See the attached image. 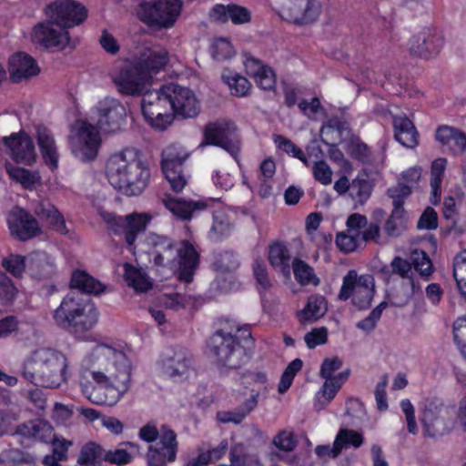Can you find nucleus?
Returning a JSON list of instances; mask_svg holds the SVG:
<instances>
[{
  "mask_svg": "<svg viewBox=\"0 0 466 466\" xmlns=\"http://www.w3.org/2000/svg\"><path fill=\"white\" fill-rule=\"evenodd\" d=\"M336 245L339 249L344 253L353 252L361 246L358 243V239L345 232H340L337 235Z\"/></svg>",
  "mask_w": 466,
  "mask_h": 466,
  "instance_id": "obj_64",
  "label": "nucleus"
},
{
  "mask_svg": "<svg viewBox=\"0 0 466 466\" xmlns=\"http://www.w3.org/2000/svg\"><path fill=\"white\" fill-rule=\"evenodd\" d=\"M388 307L386 301H382L376 308H374L370 313L362 320L356 323V327L366 332L370 333L375 329L378 321L381 318L383 310Z\"/></svg>",
  "mask_w": 466,
  "mask_h": 466,
  "instance_id": "obj_51",
  "label": "nucleus"
},
{
  "mask_svg": "<svg viewBox=\"0 0 466 466\" xmlns=\"http://www.w3.org/2000/svg\"><path fill=\"white\" fill-rule=\"evenodd\" d=\"M18 373L35 385L56 389L68 380V360L58 350L38 349L23 362Z\"/></svg>",
  "mask_w": 466,
  "mask_h": 466,
  "instance_id": "obj_4",
  "label": "nucleus"
},
{
  "mask_svg": "<svg viewBox=\"0 0 466 466\" xmlns=\"http://www.w3.org/2000/svg\"><path fill=\"white\" fill-rule=\"evenodd\" d=\"M444 45L441 32L436 27H424L413 35L408 42L412 56L429 58L438 55Z\"/></svg>",
  "mask_w": 466,
  "mask_h": 466,
  "instance_id": "obj_17",
  "label": "nucleus"
},
{
  "mask_svg": "<svg viewBox=\"0 0 466 466\" xmlns=\"http://www.w3.org/2000/svg\"><path fill=\"white\" fill-rule=\"evenodd\" d=\"M302 367L303 362L300 359H295L288 365L279 384L278 390L280 394L285 393L289 389L296 374L302 369Z\"/></svg>",
  "mask_w": 466,
  "mask_h": 466,
  "instance_id": "obj_52",
  "label": "nucleus"
},
{
  "mask_svg": "<svg viewBox=\"0 0 466 466\" xmlns=\"http://www.w3.org/2000/svg\"><path fill=\"white\" fill-rule=\"evenodd\" d=\"M135 63L148 79L165 68L168 63V53L163 48H147Z\"/></svg>",
  "mask_w": 466,
  "mask_h": 466,
  "instance_id": "obj_24",
  "label": "nucleus"
},
{
  "mask_svg": "<svg viewBox=\"0 0 466 466\" xmlns=\"http://www.w3.org/2000/svg\"><path fill=\"white\" fill-rule=\"evenodd\" d=\"M205 144L214 145L224 148L234 157L239 151V142L231 138L224 126L218 123H209L204 131Z\"/></svg>",
  "mask_w": 466,
  "mask_h": 466,
  "instance_id": "obj_26",
  "label": "nucleus"
},
{
  "mask_svg": "<svg viewBox=\"0 0 466 466\" xmlns=\"http://www.w3.org/2000/svg\"><path fill=\"white\" fill-rule=\"evenodd\" d=\"M187 157L188 154L177 145L168 146L162 152V171L175 192H180L187 184L182 165Z\"/></svg>",
  "mask_w": 466,
  "mask_h": 466,
  "instance_id": "obj_12",
  "label": "nucleus"
},
{
  "mask_svg": "<svg viewBox=\"0 0 466 466\" xmlns=\"http://www.w3.org/2000/svg\"><path fill=\"white\" fill-rule=\"evenodd\" d=\"M290 253L287 246L276 242L269 247L268 259L273 268H279L282 273H289Z\"/></svg>",
  "mask_w": 466,
  "mask_h": 466,
  "instance_id": "obj_38",
  "label": "nucleus"
},
{
  "mask_svg": "<svg viewBox=\"0 0 466 466\" xmlns=\"http://www.w3.org/2000/svg\"><path fill=\"white\" fill-rule=\"evenodd\" d=\"M454 340L466 359V317L458 318L453 324Z\"/></svg>",
  "mask_w": 466,
  "mask_h": 466,
  "instance_id": "obj_59",
  "label": "nucleus"
},
{
  "mask_svg": "<svg viewBox=\"0 0 466 466\" xmlns=\"http://www.w3.org/2000/svg\"><path fill=\"white\" fill-rule=\"evenodd\" d=\"M168 86L171 109L174 115L183 118L197 116L200 111V106L195 94L190 89L178 85Z\"/></svg>",
  "mask_w": 466,
  "mask_h": 466,
  "instance_id": "obj_20",
  "label": "nucleus"
},
{
  "mask_svg": "<svg viewBox=\"0 0 466 466\" xmlns=\"http://www.w3.org/2000/svg\"><path fill=\"white\" fill-rule=\"evenodd\" d=\"M169 86L147 91L142 97V112L146 120L156 129H166L173 120Z\"/></svg>",
  "mask_w": 466,
  "mask_h": 466,
  "instance_id": "obj_7",
  "label": "nucleus"
},
{
  "mask_svg": "<svg viewBox=\"0 0 466 466\" xmlns=\"http://www.w3.org/2000/svg\"><path fill=\"white\" fill-rule=\"evenodd\" d=\"M17 289L12 280L5 273H0V304L11 305L16 296Z\"/></svg>",
  "mask_w": 466,
  "mask_h": 466,
  "instance_id": "obj_53",
  "label": "nucleus"
},
{
  "mask_svg": "<svg viewBox=\"0 0 466 466\" xmlns=\"http://www.w3.org/2000/svg\"><path fill=\"white\" fill-rule=\"evenodd\" d=\"M391 270L393 274L400 276L402 279H410L412 287L414 282L412 279V266L411 261H408L400 257H395L390 263Z\"/></svg>",
  "mask_w": 466,
  "mask_h": 466,
  "instance_id": "obj_58",
  "label": "nucleus"
},
{
  "mask_svg": "<svg viewBox=\"0 0 466 466\" xmlns=\"http://www.w3.org/2000/svg\"><path fill=\"white\" fill-rule=\"evenodd\" d=\"M453 277L461 295L466 300V250L454 258Z\"/></svg>",
  "mask_w": 466,
  "mask_h": 466,
  "instance_id": "obj_48",
  "label": "nucleus"
},
{
  "mask_svg": "<svg viewBox=\"0 0 466 466\" xmlns=\"http://www.w3.org/2000/svg\"><path fill=\"white\" fill-rule=\"evenodd\" d=\"M40 68L37 62L25 53L15 54L9 62V74L12 82L20 83L37 76Z\"/></svg>",
  "mask_w": 466,
  "mask_h": 466,
  "instance_id": "obj_25",
  "label": "nucleus"
},
{
  "mask_svg": "<svg viewBox=\"0 0 466 466\" xmlns=\"http://www.w3.org/2000/svg\"><path fill=\"white\" fill-rule=\"evenodd\" d=\"M5 169L13 180L21 184L26 189L32 190L35 185L40 183V177L35 172L11 164H7Z\"/></svg>",
  "mask_w": 466,
  "mask_h": 466,
  "instance_id": "obj_42",
  "label": "nucleus"
},
{
  "mask_svg": "<svg viewBox=\"0 0 466 466\" xmlns=\"http://www.w3.org/2000/svg\"><path fill=\"white\" fill-rule=\"evenodd\" d=\"M349 375L350 371L346 370L336 375L334 379L325 380L321 392L323 397L327 400V402L334 399L341 385L349 378Z\"/></svg>",
  "mask_w": 466,
  "mask_h": 466,
  "instance_id": "obj_50",
  "label": "nucleus"
},
{
  "mask_svg": "<svg viewBox=\"0 0 466 466\" xmlns=\"http://www.w3.org/2000/svg\"><path fill=\"white\" fill-rule=\"evenodd\" d=\"M394 137L403 147L414 148L419 144V133L406 116H393Z\"/></svg>",
  "mask_w": 466,
  "mask_h": 466,
  "instance_id": "obj_29",
  "label": "nucleus"
},
{
  "mask_svg": "<svg viewBox=\"0 0 466 466\" xmlns=\"http://www.w3.org/2000/svg\"><path fill=\"white\" fill-rule=\"evenodd\" d=\"M28 268L37 278L47 279L55 272L53 258L46 252H35L29 257Z\"/></svg>",
  "mask_w": 466,
  "mask_h": 466,
  "instance_id": "obj_34",
  "label": "nucleus"
},
{
  "mask_svg": "<svg viewBox=\"0 0 466 466\" xmlns=\"http://www.w3.org/2000/svg\"><path fill=\"white\" fill-rule=\"evenodd\" d=\"M124 279L127 285L136 291L144 292L152 287L147 275L129 263L124 264Z\"/></svg>",
  "mask_w": 466,
  "mask_h": 466,
  "instance_id": "obj_39",
  "label": "nucleus"
},
{
  "mask_svg": "<svg viewBox=\"0 0 466 466\" xmlns=\"http://www.w3.org/2000/svg\"><path fill=\"white\" fill-rule=\"evenodd\" d=\"M305 342L309 349L325 344L328 340V330L326 328L313 329L305 335Z\"/></svg>",
  "mask_w": 466,
  "mask_h": 466,
  "instance_id": "obj_63",
  "label": "nucleus"
},
{
  "mask_svg": "<svg viewBox=\"0 0 466 466\" xmlns=\"http://www.w3.org/2000/svg\"><path fill=\"white\" fill-rule=\"evenodd\" d=\"M192 368V355L185 349H178L164 360V370L171 378L181 377Z\"/></svg>",
  "mask_w": 466,
  "mask_h": 466,
  "instance_id": "obj_32",
  "label": "nucleus"
},
{
  "mask_svg": "<svg viewBox=\"0 0 466 466\" xmlns=\"http://www.w3.org/2000/svg\"><path fill=\"white\" fill-rule=\"evenodd\" d=\"M35 213L40 218L46 219L56 230L64 233L66 229L65 220L59 211L49 202H39L35 208Z\"/></svg>",
  "mask_w": 466,
  "mask_h": 466,
  "instance_id": "obj_40",
  "label": "nucleus"
},
{
  "mask_svg": "<svg viewBox=\"0 0 466 466\" xmlns=\"http://www.w3.org/2000/svg\"><path fill=\"white\" fill-rule=\"evenodd\" d=\"M293 272L296 280L301 285L314 284L317 286L319 282L315 276L313 268L301 259H294L292 263Z\"/></svg>",
  "mask_w": 466,
  "mask_h": 466,
  "instance_id": "obj_46",
  "label": "nucleus"
},
{
  "mask_svg": "<svg viewBox=\"0 0 466 466\" xmlns=\"http://www.w3.org/2000/svg\"><path fill=\"white\" fill-rule=\"evenodd\" d=\"M35 131L37 144L45 162L52 168H56L59 155L52 132L42 125L37 126Z\"/></svg>",
  "mask_w": 466,
  "mask_h": 466,
  "instance_id": "obj_27",
  "label": "nucleus"
},
{
  "mask_svg": "<svg viewBox=\"0 0 466 466\" xmlns=\"http://www.w3.org/2000/svg\"><path fill=\"white\" fill-rule=\"evenodd\" d=\"M178 441L176 432L169 427H161L158 442L150 444L147 452V466H167L177 459Z\"/></svg>",
  "mask_w": 466,
  "mask_h": 466,
  "instance_id": "obj_11",
  "label": "nucleus"
},
{
  "mask_svg": "<svg viewBox=\"0 0 466 466\" xmlns=\"http://www.w3.org/2000/svg\"><path fill=\"white\" fill-rule=\"evenodd\" d=\"M99 127L107 133H115L124 128L127 123V110L116 98L106 97L96 106Z\"/></svg>",
  "mask_w": 466,
  "mask_h": 466,
  "instance_id": "obj_16",
  "label": "nucleus"
},
{
  "mask_svg": "<svg viewBox=\"0 0 466 466\" xmlns=\"http://www.w3.org/2000/svg\"><path fill=\"white\" fill-rule=\"evenodd\" d=\"M230 231L231 225L223 215L214 216L213 224L209 231V236L212 239L216 241L221 240Z\"/></svg>",
  "mask_w": 466,
  "mask_h": 466,
  "instance_id": "obj_57",
  "label": "nucleus"
},
{
  "mask_svg": "<svg viewBox=\"0 0 466 466\" xmlns=\"http://www.w3.org/2000/svg\"><path fill=\"white\" fill-rule=\"evenodd\" d=\"M181 0H141L136 13L138 19L149 27L169 29L181 15Z\"/></svg>",
  "mask_w": 466,
  "mask_h": 466,
  "instance_id": "obj_6",
  "label": "nucleus"
},
{
  "mask_svg": "<svg viewBox=\"0 0 466 466\" xmlns=\"http://www.w3.org/2000/svg\"><path fill=\"white\" fill-rule=\"evenodd\" d=\"M411 266L421 277L428 279L433 272L432 262L423 250L414 249L410 253Z\"/></svg>",
  "mask_w": 466,
  "mask_h": 466,
  "instance_id": "obj_47",
  "label": "nucleus"
},
{
  "mask_svg": "<svg viewBox=\"0 0 466 466\" xmlns=\"http://www.w3.org/2000/svg\"><path fill=\"white\" fill-rule=\"evenodd\" d=\"M106 175L108 182L123 194L140 195L147 187L150 171L142 160V154L134 147L124 148L107 159Z\"/></svg>",
  "mask_w": 466,
  "mask_h": 466,
  "instance_id": "obj_2",
  "label": "nucleus"
},
{
  "mask_svg": "<svg viewBox=\"0 0 466 466\" xmlns=\"http://www.w3.org/2000/svg\"><path fill=\"white\" fill-rule=\"evenodd\" d=\"M98 317L95 304L76 290H71L62 299L53 314L58 327L77 337L91 330L97 323Z\"/></svg>",
  "mask_w": 466,
  "mask_h": 466,
  "instance_id": "obj_5",
  "label": "nucleus"
},
{
  "mask_svg": "<svg viewBox=\"0 0 466 466\" xmlns=\"http://www.w3.org/2000/svg\"><path fill=\"white\" fill-rule=\"evenodd\" d=\"M222 79L229 86L231 93L237 96H247L251 86L246 77L228 69L223 71Z\"/></svg>",
  "mask_w": 466,
  "mask_h": 466,
  "instance_id": "obj_45",
  "label": "nucleus"
},
{
  "mask_svg": "<svg viewBox=\"0 0 466 466\" xmlns=\"http://www.w3.org/2000/svg\"><path fill=\"white\" fill-rule=\"evenodd\" d=\"M411 193L410 186L399 182L397 185L388 188L387 194L392 199L394 209H403L404 199Z\"/></svg>",
  "mask_w": 466,
  "mask_h": 466,
  "instance_id": "obj_55",
  "label": "nucleus"
},
{
  "mask_svg": "<svg viewBox=\"0 0 466 466\" xmlns=\"http://www.w3.org/2000/svg\"><path fill=\"white\" fill-rule=\"evenodd\" d=\"M54 429L52 425L43 420H30L21 424L17 428V432L21 435L34 438L40 441L47 442L54 438Z\"/></svg>",
  "mask_w": 466,
  "mask_h": 466,
  "instance_id": "obj_33",
  "label": "nucleus"
},
{
  "mask_svg": "<svg viewBox=\"0 0 466 466\" xmlns=\"http://www.w3.org/2000/svg\"><path fill=\"white\" fill-rule=\"evenodd\" d=\"M10 150L11 157L18 164L31 166L35 162L36 153L32 138L25 133H15L3 137Z\"/></svg>",
  "mask_w": 466,
  "mask_h": 466,
  "instance_id": "obj_21",
  "label": "nucleus"
},
{
  "mask_svg": "<svg viewBox=\"0 0 466 466\" xmlns=\"http://www.w3.org/2000/svg\"><path fill=\"white\" fill-rule=\"evenodd\" d=\"M49 19L63 28H70L82 24L87 17L86 8L74 0H57L47 5L46 10Z\"/></svg>",
  "mask_w": 466,
  "mask_h": 466,
  "instance_id": "obj_13",
  "label": "nucleus"
},
{
  "mask_svg": "<svg viewBox=\"0 0 466 466\" xmlns=\"http://www.w3.org/2000/svg\"><path fill=\"white\" fill-rule=\"evenodd\" d=\"M147 245L155 265L177 268L180 280L192 281L199 264V255L189 241L183 240L177 247L170 238L151 234L147 238Z\"/></svg>",
  "mask_w": 466,
  "mask_h": 466,
  "instance_id": "obj_3",
  "label": "nucleus"
},
{
  "mask_svg": "<svg viewBox=\"0 0 466 466\" xmlns=\"http://www.w3.org/2000/svg\"><path fill=\"white\" fill-rule=\"evenodd\" d=\"M106 450L96 442L85 444L79 453L77 463L79 466H100L106 461Z\"/></svg>",
  "mask_w": 466,
  "mask_h": 466,
  "instance_id": "obj_37",
  "label": "nucleus"
},
{
  "mask_svg": "<svg viewBox=\"0 0 466 466\" xmlns=\"http://www.w3.org/2000/svg\"><path fill=\"white\" fill-rule=\"evenodd\" d=\"M3 267L13 276L21 277L25 270V258L19 255H10L2 260Z\"/></svg>",
  "mask_w": 466,
  "mask_h": 466,
  "instance_id": "obj_60",
  "label": "nucleus"
},
{
  "mask_svg": "<svg viewBox=\"0 0 466 466\" xmlns=\"http://www.w3.org/2000/svg\"><path fill=\"white\" fill-rule=\"evenodd\" d=\"M31 38L33 43L46 49L60 51L70 45V36L67 31L57 25L54 20H46L34 26Z\"/></svg>",
  "mask_w": 466,
  "mask_h": 466,
  "instance_id": "obj_15",
  "label": "nucleus"
},
{
  "mask_svg": "<svg viewBox=\"0 0 466 466\" xmlns=\"http://www.w3.org/2000/svg\"><path fill=\"white\" fill-rule=\"evenodd\" d=\"M374 293L375 281L373 276L370 274L358 276L357 271L352 269L343 277L338 299L342 301L351 299L352 304L362 310L370 307Z\"/></svg>",
  "mask_w": 466,
  "mask_h": 466,
  "instance_id": "obj_9",
  "label": "nucleus"
},
{
  "mask_svg": "<svg viewBox=\"0 0 466 466\" xmlns=\"http://www.w3.org/2000/svg\"><path fill=\"white\" fill-rule=\"evenodd\" d=\"M372 184L366 175L358 176L350 183V196L358 204L363 205L370 197Z\"/></svg>",
  "mask_w": 466,
  "mask_h": 466,
  "instance_id": "obj_44",
  "label": "nucleus"
},
{
  "mask_svg": "<svg viewBox=\"0 0 466 466\" xmlns=\"http://www.w3.org/2000/svg\"><path fill=\"white\" fill-rule=\"evenodd\" d=\"M420 420L426 435H442L448 429L449 410L439 400H426Z\"/></svg>",
  "mask_w": 466,
  "mask_h": 466,
  "instance_id": "obj_18",
  "label": "nucleus"
},
{
  "mask_svg": "<svg viewBox=\"0 0 466 466\" xmlns=\"http://www.w3.org/2000/svg\"><path fill=\"white\" fill-rule=\"evenodd\" d=\"M350 154L353 158L360 161L361 163L367 164L371 162L370 149L363 142H352L350 146Z\"/></svg>",
  "mask_w": 466,
  "mask_h": 466,
  "instance_id": "obj_61",
  "label": "nucleus"
},
{
  "mask_svg": "<svg viewBox=\"0 0 466 466\" xmlns=\"http://www.w3.org/2000/svg\"><path fill=\"white\" fill-rule=\"evenodd\" d=\"M147 77L136 63L126 64L114 77V82L121 94L137 96L143 92Z\"/></svg>",
  "mask_w": 466,
  "mask_h": 466,
  "instance_id": "obj_22",
  "label": "nucleus"
},
{
  "mask_svg": "<svg viewBox=\"0 0 466 466\" xmlns=\"http://www.w3.org/2000/svg\"><path fill=\"white\" fill-rule=\"evenodd\" d=\"M447 165L446 158L440 157L435 159L431 164V203L436 205L441 195V181Z\"/></svg>",
  "mask_w": 466,
  "mask_h": 466,
  "instance_id": "obj_41",
  "label": "nucleus"
},
{
  "mask_svg": "<svg viewBox=\"0 0 466 466\" xmlns=\"http://www.w3.org/2000/svg\"><path fill=\"white\" fill-rule=\"evenodd\" d=\"M209 353L215 358L217 363L228 369H238L246 360L245 349L238 339L230 332L216 331L208 343Z\"/></svg>",
  "mask_w": 466,
  "mask_h": 466,
  "instance_id": "obj_8",
  "label": "nucleus"
},
{
  "mask_svg": "<svg viewBox=\"0 0 466 466\" xmlns=\"http://www.w3.org/2000/svg\"><path fill=\"white\" fill-rule=\"evenodd\" d=\"M210 17L220 23L231 20L238 25L249 22L250 13L247 8L237 5H216L210 11Z\"/></svg>",
  "mask_w": 466,
  "mask_h": 466,
  "instance_id": "obj_30",
  "label": "nucleus"
},
{
  "mask_svg": "<svg viewBox=\"0 0 466 466\" xmlns=\"http://www.w3.org/2000/svg\"><path fill=\"white\" fill-rule=\"evenodd\" d=\"M362 244L373 242L378 245H387L389 238L380 233V227L378 223H369L362 230Z\"/></svg>",
  "mask_w": 466,
  "mask_h": 466,
  "instance_id": "obj_54",
  "label": "nucleus"
},
{
  "mask_svg": "<svg viewBox=\"0 0 466 466\" xmlns=\"http://www.w3.org/2000/svg\"><path fill=\"white\" fill-rule=\"evenodd\" d=\"M164 206L177 218L190 220L195 212L207 208L204 202L187 201L182 198H175L166 196L162 198Z\"/></svg>",
  "mask_w": 466,
  "mask_h": 466,
  "instance_id": "obj_28",
  "label": "nucleus"
},
{
  "mask_svg": "<svg viewBox=\"0 0 466 466\" xmlns=\"http://www.w3.org/2000/svg\"><path fill=\"white\" fill-rule=\"evenodd\" d=\"M72 153L82 161L93 160L100 146V136L96 127L82 123L75 135L69 138Z\"/></svg>",
  "mask_w": 466,
  "mask_h": 466,
  "instance_id": "obj_14",
  "label": "nucleus"
},
{
  "mask_svg": "<svg viewBox=\"0 0 466 466\" xmlns=\"http://www.w3.org/2000/svg\"><path fill=\"white\" fill-rule=\"evenodd\" d=\"M101 217L107 228L114 234H125L128 246H132L139 233L143 232L152 217L147 213H134L126 217L116 216L113 213L102 212Z\"/></svg>",
  "mask_w": 466,
  "mask_h": 466,
  "instance_id": "obj_10",
  "label": "nucleus"
},
{
  "mask_svg": "<svg viewBox=\"0 0 466 466\" xmlns=\"http://www.w3.org/2000/svg\"><path fill=\"white\" fill-rule=\"evenodd\" d=\"M403 209H394L386 220L384 225V236L389 239L390 238H397L405 230V222L402 218Z\"/></svg>",
  "mask_w": 466,
  "mask_h": 466,
  "instance_id": "obj_49",
  "label": "nucleus"
},
{
  "mask_svg": "<svg viewBox=\"0 0 466 466\" xmlns=\"http://www.w3.org/2000/svg\"><path fill=\"white\" fill-rule=\"evenodd\" d=\"M314 178L327 186L331 183L332 170L325 161H318L312 167Z\"/></svg>",
  "mask_w": 466,
  "mask_h": 466,
  "instance_id": "obj_62",
  "label": "nucleus"
},
{
  "mask_svg": "<svg viewBox=\"0 0 466 466\" xmlns=\"http://www.w3.org/2000/svg\"><path fill=\"white\" fill-rule=\"evenodd\" d=\"M82 392L97 405H115L130 389L131 365L126 354L96 345L80 365Z\"/></svg>",
  "mask_w": 466,
  "mask_h": 466,
  "instance_id": "obj_1",
  "label": "nucleus"
},
{
  "mask_svg": "<svg viewBox=\"0 0 466 466\" xmlns=\"http://www.w3.org/2000/svg\"><path fill=\"white\" fill-rule=\"evenodd\" d=\"M8 226L11 234L23 241L32 238L39 231L35 218L19 208H15L9 214Z\"/></svg>",
  "mask_w": 466,
  "mask_h": 466,
  "instance_id": "obj_23",
  "label": "nucleus"
},
{
  "mask_svg": "<svg viewBox=\"0 0 466 466\" xmlns=\"http://www.w3.org/2000/svg\"><path fill=\"white\" fill-rule=\"evenodd\" d=\"M364 441L360 432L349 429H340L335 438V451H342L350 447L360 448Z\"/></svg>",
  "mask_w": 466,
  "mask_h": 466,
  "instance_id": "obj_43",
  "label": "nucleus"
},
{
  "mask_svg": "<svg viewBox=\"0 0 466 466\" xmlns=\"http://www.w3.org/2000/svg\"><path fill=\"white\" fill-rule=\"evenodd\" d=\"M326 311V299L322 296L311 295L304 309L298 312V318L301 323L314 321L324 316Z\"/></svg>",
  "mask_w": 466,
  "mask_h": 466,
  "instance_id": "obj_35",
  "label": "nucleus"
},
{
  "mask_svg": "<svg viewBox=\"0 0 466 466\" xmlns=\"http://www.w3.org/2000/svg\"><path fill=\"white\" fill-rule=\"evenodd\" d=\"M212 57L217 61H225L234 55V49L229 41L225 38L216 39L211 46Z\"/></svg>",
  "mask_w": 466,
  "mask_h": 466,
  "instance_id": "obj_56",
  "label": "nucleus"
},
{
  "mask_svg": "<svg viewBox=\"0 0 466 466\" xmlns=\"http://www.w3.org/2000/svg\"><path fill=\"white\" fill-rule=\"evenodd\" d=\"M70 287L78 293L99 294L103 291V285L85 271L73 273Z\"/></svg>",
  "mask_w": 466,
  "mask_h": 466,
  "instance_id": "obj_36",
  "label": "nucleus"
},
{
  "mask_svg": "<svg viewBox=\"0 0 466 466\" xmlns=\"http://www.w3.org/2000/svg\"><path fill=\"white\" fill-rule=\"evenodd\" d=\"M435 137L453 155L461 154L466 149V135L455 127L448 126L440 127L436 131Z\"/></svg>",
  "mask_w": 466,
  "mask_h": 466,
  "instance_id": "obj_31",
  "label": "nucleus"
},
{
  "mask_svg": "<svg viewBox=\"0 0 466 466\" xmlns=\"http://www.w3.org/2000/svg\"><path fill=\"white\" fill-rule=\"evenodd\" d=\"M319 12L317 0H284L279 15L289 22L307 25L316 21Z\"/></svg>",
  "mask_w": 466,
  "mask_h": 466,
  "instance_id": "obj_19",
  "label": "nucleus"
}]
</instances>
